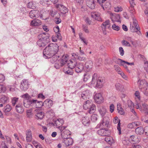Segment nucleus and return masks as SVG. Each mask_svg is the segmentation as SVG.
<instances>
[{"mask_svg":"<svg viewBox=\"0 0 148 148\" xmlns=\"http://www.w3.org/2000/svg\"><path fill=\"white\" fill-rule=\"evenodd\" d=\"M77 64V62L74 60H72L69 61L67 63V66L68 68L70 69V70H68L66 72V73L67 74L72 75L73 73V71L72 69L76 67Z\"/></svg>","mask_w":148,"mask_h":148,"instance_id":"nucleus-1","label":"nucleus"},{"mask_svg":"<svg viewBox=\"0 0 148 148\" xmlns=\"http://www.w3.org/2000/svg\"><path fill=\"white\" fill-rule=\"evenodd\" d=\"M91 83H104L106 82L105 78L104 77H97V74L95 73L93 75L91 81Z\"/></svg>","mask_w":148,"mask_h":148,"instance_id":"nucleus-2","label":"nucleus"},{"mask_svg":"<svg viewBox=\"0 0 148 148\" xmlns=\"http://www.w3.org/2000/svg\"><path fill=\"white\" fill-rule=\"evenodd\" d=\"M50 44L43 50V57L45 59L50 58L52 57Z\"/></svg>","mask_w":148,"mask_h":148,"instance_id":"nucleus-3","label":"nucleus"},{"mask_svg":"<svg viewBox=\"0 0 148 148\" xmlns=\"http://www.w3.org/2000/svg\"><path fill=\"white\" fill-rule=\"evenodd\" d=\"M52 57L56 55L59 50V46L56 43H51L50 44Z\"/></svg>","mask_w":148,"mask_h":148,"instance_id":"nucleus-4","label":"nucleus"},{"mask_svg":"<svg viewBox=\"0 0 148 148\" xmlns=\"http://www.w3.org/2000/svg\"><path fill=\"white\" fill-rule=\"evenodd\" d=\"M55 7L63 14H65L68 12V9L62 4H56Z\"/></svg>","mask_w":148,"mask_h":148,"instance_id":"nucleus-5","label":"nucleus"},{"mask_svg":"<svg viewBox=\"0 0 148 148\" xmlns=\"http://www.w3.org/2000/svg\"><path fill=\"white\" fill-rule=\"evenodd\" d=\"M47 33H43L40 34L38 36L39 40L48 42L49 41V36Z\"/></svg>","mask_w":148,"mask_h":148,"instance_id":"nucleus-6","label":"nucleus"},{"mask_svg":"<svg viewBox=\"0 0 148 148\" xmlns=\"http://www.w3.org/2000/svg\"><path fill=\"white\" fill-rule=\"evenodd\" d=\"M133 23L134 26H133L131 24L130 27V29L131 31L133 32H137L140 29V27H139L138 25L137 24L138 21L135 19L133 18Z\"/></svg>","mask_w":148,"mask_h":148,"instance_id":"nucleus-7","label":"nucleus"},{"mask_svg":"<svg viewBox=\"0 0 148 148\" xmlns=\"http://www.w3.org/2000/svg\"><path fill=\"white\" fill-rule=\"evenodd\" d=\"M144 132H145V133H148V126L145 127L144 129L142 127L140 126L136 128L135 130L136 134L139 135L143 134Z\"/></svg>","mask_w":148,"mask_h":148,"instance_id":"nucleus-8","label":"nucleus"},{"mask_svg":"<svg viewBox=\"0 0 148 148\" xmlns=\"http://www.w3.org/2000/svg\"><path fill=\"white\" fill-rule=\"evenodd\" d=\"M95 100L96 102L100 104L103 101V98L100 93L96 94L94 96Z\"/></svg>","mask_w":148,"mask_h":148,"instance_id":"nucleus-9","label":"nucleus"},{"mask_svg":"<svg viewBox=\"0 0 148 148\" xmlns=\"http://www.w3.org/2000/svg\"><path fill=\"white\" fill-rule=\"evenodd\" d=\"M125 108H129L132 112L135 115H136V113L134 111V108H133L134 107V104L133 102L130 100H128L127 101V104L125 105Z\"/></svg>","mask_w":148,"mask_h":148,"instance_id":"nucleus-10","label":"nucleus"},{"mask_svg":"<svg viewBox=\"0 0 148 148\" xmlns=\"http://www.w3.org/2000/svg\"><path fill=\"white\" fill-rule=\"evenodd\" d=\"M100 13L98 12H93L91 13V16L95 20L99 21L102 22V20L100 17Z\"/></svg>","mask_w":148,"mask_h":148,"instance_id":"nucleus-11","label":"nucleus"},{"mask_svg":"<svg viewBox=\"0 0 148 148\" xmlns=\"http://www.w3.org/2000/svg\"><path fill=\"white\" fill-rule=\"evenodd\" d=\"M97 133L101 136H106L110 135V132L109 130L105 129H101L97 131Z\"/></svg>","mask_w":148,"mask_h":148,"instance_id":"nucleus-12","label":"nucleus"},{"mask_svg":"<svg viewBox=\"0 0 148 148\" xmlns=\"http://www.w3.org/2000/svg\"><path fill=\"white\" fill-rule=\"evenodd\" d=\"M86 3L90 9H95L96 4L94 0H86Z\"/></svg>","mask_w":148,"mask_h":148,"instance_id":"nucleus-13","label":"nucleus"},{"mask_svg":"<svg viewBox=\"0 0 148 148\" xmlns=\"http://www.w3.org/2000/svg\"><path fill=\"white\" fill-rule=\"evenodd\" d=\"M26 140L27 143H29L32 140V135L31 130H27L26 132Z\"/></svg>","mask_w":148,"mask_h":148,"instance_id":"nucleus-14","label":"nucleus"},{"mask_svg":"<svg viewBox=\"0 0 148 148\" xmlns=\"http://www.w3.org/2000/svg\"><path fill=\"white\" fill-rule=\"evenodd\" d=\"M35 100L33 99L24 100L23 105L25 107L28 108L30 105H33V103L35 102Z\"/></svg>","mask_w":148,"mask_h":148,"instance_id":"nucleus-15","label":"nucleus"},{"mask_svg":"<svg viewBox=\"0 0 148 148\" xmlns=\"http://www.w3.org/2000/svg\"><path fill=\"white\" fill-rule=\"evenodd\" d=\"M98 110L100 114L102 117L105 115L107 112L106 108L105 107L102 106H100L98 107Z\"/></svg>","mask_w":148,"mask_h":148,"instance_id":"nucleus-16","label":"nucleus"},{"mask_svg":"<svg viewBox=\"0 0 148 148\" xmlns=\"http://www.w3.org/2000/svg\"><path fill=\"white\" fill-rule=\"evenodd\" d=\"M39 12L38 10H33L30 11L29 13V16L32 18H38L39 16Z\"/></svg>","mask_w":148,"mask_h":148,"instance_id":"nucleus-17","label":"nucleus"},{"mask_svg":"<svg viewBox=\"0 0 148 148\" xmlns=\"http://www.w3.org/2000/svg\"><path fill=\"white\" fill-rule=\"evenodd\" d=\"M91 95L88 90H86L82 92L81 94L82 98L84 100H86L89 98Z\"/></svg>","mask_w":148,"mask_h":148,"instance_id":"nucleus-18","label":"nucleus"},{"mask_svg":"<svg viewBox=\"0 0 148 148\" xmlns=\"http://www.w3.org/2000/svg\"><path fill=\"white\" fill-rule=\"evenodd\" d=\"M84 69V66L83 63H78L75 68V71L77 73L81 72Z\"/></svg>","mask_w":148,"mask_h":148,"instance_id":"nucleus-19","label":"nucleus"},{"mask_svg":"<svg viewBox=\"0 0 148 148\" xmlns=\"http://www.w3.org/2000/svg\"><path fill=\"white\" fill-rule=\"evenodd\" d=\"M65 146L68 147L71 145L73 143V140L71 138H67L62 141Z\"/></svg>","mask_w":148,"mask_h":148,"instance_id":"nucleus-20","label":"nucleus"},{"mask_svg":"<svg viewBox=\"0 0 148 148\" xmlns=\"http://www.w3.org/2000/svg\"><path fill=\"white\" fill-rule=\"evenodd\" d=\"M113 122L115 123H118V124L117 126V129L119 131V134H121V128L120 127V120H119L118 117H116L114 118L113 119Z\"/></svg>","mask_w":148,"mask_h":148,"instance_id":"nucleus-21","label":"nucleus"},{"mask_svg":"<svg viewBox=\"0 0 148 148\" xmlns=\"http://www.w3.org/2000/svg\"><path fill=\"white\" fill-rule=\"evenodd\" d=\"M129 141L131 143L134 144L138 142L139 140L137 136L134 135L131 136L129 138Z\"/></svg>","mask_w":148,"mask_h":148,"instance_id":"nucleus-22","label":"nucleus"},{"mask_svg":"<svg viewBox=\"0 0 148 148\" xmlns=\"http://www.w3.org/2000/svg\"><path fill=\"white\" fill-rule=\"evenodd\" d=\"M44 106L48 108H50L53 104V101L50 99H47L44 102Z\"/></svg>","mask_w":148,"mask_h":148,"instance_id":"nucleus-23","label":"nucleus"},{"mask_svg":"<svg viewBox=\"0 0 148 148\" xmlns=\"http://www.w3.org/2000/svg\"><path fill=\"white\" fill-rule=\"evenodd\" d=\"M41 24V21L38 19H34L32 20L30 23V25L33 26H38Z\"/></svg>","mask_w":148,"mask_h":148,"instance_id":"nucleus-24","label":"nucleus"},{"mask_svg":"<svg viewBox=\"0 0 148 148\" xmlns=\"http://www.w3.org/2000/svg\"><path fill=\"white\" fill-rule=\"evenodd\" d=\"M92 105V101L90 100H88L86 101L83 105L84 109L86 110L91 106Z\"/></svg>","mask_w":148,"mask_h":148,"instance_id":"nucleus-25","label":"nucleus"},{"mask_svg":"<svg viewBox=\"0 0 148 148\" xmlns=\"http://www.w3.org/2000/svg\"><path fill=\"white\" fill-rule=\"evenodd\" d=\"M82 122L84 125L86 126H88L90 122V119L87 116L83 117L82 119Z\"/></svg>","mask_w":148,"mask_h":148,"instance_id":"nucleus-26","label":"nucleus"},{"mask_svg":"<svg viewBox=\"0 0 148 148\" xmlns=\"http://www.w3.org/2000/svg\"><path fill=\"white\" fill-rule=\"evenodd\" d=\"M110 21L109 20L106 21L105 22H103L101 25L102 29H105L106 28H109L110 27Z\"/></svg>","mask_w":148,"mask_h":148,"instance_id":"nucleus-27","label":"nucleus"},{"mask_svg":"<svg viewBox=\"0 0 148 148\" xmlns=\"http://www.w3.org/2000/svg\"><path fill=\"white\" fill-rule=\"evenodd\" d=\"M35 100V102L33 103V105H35L36 107V108H41L43 106H44V102L43 103L41 101H37L36 100Z\"/></svg>","mask_w":148,"mask_h":148,"instance_id":"nucleus-28","label":"nucleus"},{"mask_svg":"<svg viewBox=\"0 0 148 148\" xmlns=\"http://www.w3.org/2000/svg\"><path fill=\"white\" fill-rule=\"evenodd\" d=\"M85 67L87 69V71H88L92 68V61L89 60L85 63Z\"/></svg>","mask_w":148,"mask_h":148,"instance_id":"nucleus-29","label":"nucleus"},{"mask_svg":"<svg viewBox=\"0 0 148 148\" xmlns=\"http://www.w3.org/2000/svg\"><path fill=\"white\" fill-rule=\"evenodd\" d=\"M44 113L42 112L39 111L36 114V118L38 119H41L44 117Z\"/></svg>","mask_w":148,"mask_h":148,"instance_id":"nucleus-30","label":"nucleus"},{"mask_svg":"<svg viewBox=\"0 0 148 148\" xmlns=\"http://www.w3.org/2000/svg\"><path fill=\"white\" fill-rule=\"evenodd\" d=\"M117 110L119 113L121 115H123L125 112L123 109L121 107V105L120 103L117 104Z\"/></svg>","mask_w":148,"mask_h":148,"instance_id":"nucleus-31","label":"nucleus"},{"mask_svg":"<svg viewBox=\"0 0 148 148\" xmlns=\"http://www.w3.org/2000/svg\"><path fill=\"white\" fill-rule=\"evenodd\" d=\"M48 43V42L39 40L37 41V44L39 47H42L45 46Z\"/></svg>","mask_w":148,"mask_h":148,"instance_id":"nucleus-32","label":"nucleus"},{"mask_svg":"<svg viewBox=\"0 0 148 148\" xmlns=\"http://www.w3.org/2000/svg\"><path fill=\"white\" fill-rule=\"evenodd\" d=\"M110 145L113 142L112 137L108 136L104 139Z\"/></svg>","mask_w":148,"mask_h":148,"instance_id":"nucleus-33","label":"nucleus"},{"mask_svg":"<svg viewBox=\"0 0 148 148\" xmlns=\"http://www.w3.org/2000/svg\"><path fill=\"white\" fill-rule=\"evenodd\" d=\"M101 7L103 10H105L107 8H109L111 7L110 3L109 2L107 1L104 5L103 4L101 5Z\"/></svg>","mask_w":148,"mask_h":148,"instance_id":"nucleus-34","label":"nucleus"},{"mask_svg":"<svg viewBox=\"0 0 148 148\" xmlns=\"http://www.w3.org/2000/svg\"><path fill=\"white\" fill-rule=\"evenodd\" d=\"M29 88V84H21L20 88L22 90L25 91Z\"/></svg>","mask_w":148,"mask_h":148,"instance_id":"nucleus-35","label":"nucleus"},{"mask_svg":"<svg viewBox=\"0 0 148 148\" xmlns=\"http://www.w3.org/2000/svg\"><path fill=\"white\" fill-rule=\"evenodd\" d=\"M89 108L88 112L90 113L91 114L94 112L96 110V107L95 105L92 103V105Z\"/></svg>","mask_w":148,"mask_h":148,"instance_id":"nucleus-36","label":"nucleus"},{"mask_svg":"<svg viewBox=\"0 0 148 148\" xmlns=\"http://www.w3.org/2000/svg\"><path fill=\"white\" fill-rule=\"evenodd\" d=\"M68 60V58L67 56L63 55L61 59V63L62 65H64L67 62Z\"/></svg>","mask_w":148,"mask_h":148,"instance_id":"nucleus-37","label":"nucleus"},{"mask_svg":"<svg viewBox=\"0 0 148 148\" xmlns=\"http://www.w3.org/2000/svg\"><path fill=\"white\" fill-rule=\"evenodd\" d=\"M114 67L115 68H116V69L118 71L119 74L121 75L123 78H125V77H126V76L124 74V73L120 71V69L118 66L115 65L114 66Z\"/></svg>","mask_w":148,"mask_h":148,"instance_id":"nucleus-38","label":"nucleus"},{"mask_svg":"<svg viewBox=\"0 0 148 148\" xmlns=\"http://www.w3.org/2000/svg\"><path fill=\"white\" fill-rule=\"evenodd\" d=\"M64 123V121L62 119H58L56 120L55 122V123L56 124L57 126L59 127V126L62 125Z\"/></svg>","mask_w":148,"mask_h":148,"instance_id":"nucleus-39","label":"nucleus"},{"mask_svg":"<svg viewBox=\"0 0 148 148\" xmlns=\"http://www.w3.org/2000/svg\"><path fill=\"white\" fill-rule=\"evenodd\" d=\"M115 86L118 90L122 91L124 90V87L121 84H116Z\"/></svg>","mask_w":148,"mask_h":148,"instance_id":"nucleus-40","label":"nucleus"},{"mask_svg":"<svg viewBox=\"0 0 148 148\" xmlns=\"http://www.w3.org/2000/svg\"><path fill=\"white\" fill-rule=\"evenodd\" d=\"M12 109L11 107L9 105H7L3 108V111L5 112H9Z\"/></svg>","mask_w":148,"mask_h":148,"instance_id":"nucleus-41","label":"nucleus"},{"mask_svg":"<svg viewBox=\"0 0 148 148\" xmlns=\"http://www.w3.org/2000/svg\"><path fill=\"white\" fill-rule=\"evenodd\" d=\"M27 6L28 8L32 9H35L36 8L35 4L33 3V2H29Z\"/></svg>","mask_w":148,"mask_h":148,"instance_id":"nucleus-42","label":"nucleus"},{"mask_svg":"<svg viewBox=\"0 0 148 148\" xmlns=\"http://www.w3.org/2000/svg\"><path fill=\"white\" fill-rule=\"evenodd\" d=\"M82 29L86 33L88 34L89 33V31L88 29V26L86 25H83L82 26Z\"/></svg>","mask_w":148,"mask_h":148,"instance_id":"nucleus-43","label":"nucleus"},{"mask_svg":"<svg viewBox=\"0 0 148 148\" xmlns=\"http://www.w3.org/2000/svg\"><path fill=\"white\" fill-rule=\"evenodd\" d=\"M67 131L65 130L63 132H61V135L62 138H63L64 139H66L68 137V134H67Z\"/></svg>","mask_w":148,"mask_h":148,"instance_id":"nucleus-44","label":"nucleus"},{"mask_svg":"<svg viewBox=\"0 0 148 148\" xmlns=\"http://www.w3.org/2000/svg\"><path fill=\"white\" fill-rule=\"evenodd\" d=\"M148 106L145 103H143L142 106H140V110L145 111L147 110Z\"/></svg>","mask_w":148,"mask_h":148,"instance_id":"nucleus-45","label":"nucleus"},{"mask_svg":"<svg viewBox=\"0 0 148 148\" xmlns=\"http://www.w3.org/2000/svg\"><path fill=\"white\" fill-rule=\"evenodd\" d=\"M59 56H56L55 55L51 57V63H53L56 62L58 59Z\"/></svg>","mask_w":148,"mask_h":148,"instance_id":"nucleus-46","label":"nucleus"},{"mask_svg":"<svg viewBox=\"0 0 148 148\" xmlns=\"http://www.w3.org/2000/svg\"><path fill=\"white\" fill-rule=\"evenodd\" d=\"M135 5H131L129 8V11L132 15L135 13V10L134 9V6Z\"/></svg>","mask_w":148,"mask_h":148,"instance_id":"nucleus-47","label":"nucleus"},{"mask_svg":"<svg viewBox=\"0 0 148 148\" xmlns=\"http://www.w3.org/2000/svg\"><path fill=\"white\" fill-rule=\"evenodd\" d=\"M61 62L60 63L59 62H58L55 63L54 64V67L56 69H59L61 67L63 66V65H62Z\"/></svg>","mask_w":148,"mask_h":148,"instance_id":"nucleus-48","label":"nucleus"},{"mask_svg":"<svg viewBox=\"0 0 148 148\" xmlns=\"http://www.w3.org/2000/svg\"><path fill=\"white\" fill-rule=\"evenodd\" d=\"M8 98L5 96H3L0 99V101L1 103L4 104L7 102Z\"/></svg>","mask_w":148,"mask_h":148,"instance_id":"nucleus-49","label":"nucleus"},{"mask_svg":"<svg viewBox=\"0 0 148 148\" xmlns=\"http://www.w3.org/2000/svg\"><path fill=\"white\" fill-rule=\"evenodd\" d=\"M6 90V88L3 84H0V93L4 92Z\"/></svg>","mask_w":148,"mask_h":148,"instance_id":"nucleus-50","label":"nucleus"},{"mask_svg":"<svg viewBox=\"0 0 148 148\" xmlns=\"http://www.w3.org/2000/svg\"><path fill=\"white\" fill-rule=\"evenodd\" d=\"M18 98L15 97L12 98V103L13 106H14L15 105L16 102L18 101Z\"/></svg>","mask_w":148,"mask_h":148,"instance_id":"nucleus-51","label":"nucleus"},{"mask_svg":"<svg viewBox=\"0 0 148 148\" xmlns=\"http://www.w3.org/2000/svg\"><path fill=\"white\" fill-rule=\"evenodd\" d=\"M97 119V115L94 114L92 115L91 116V120L93 122H95Z\"/></svg>","mask_w":148,"mask_h":148,"instance_id":"nucleus-52","label":"nucleus"},{"mask_svg":"<svg viewBox=\"0 0 148 148\" xmlns=\"http://www.w3.org/2000/svg\"><path fill=\"white\" fill-rule=\"evenodd\" d=\"M84 77L83 81L84 82H86L90 77L89 75L86 74H85Z\"/></svg>","mask_w":148,"mask_h":148,"instance_id":"nucleus-53","label":"nucleus"},{"mask_svg":"<svg viewBox=\"0 0 148 148\" xmlns=\"http://www.w3.org/2000/svg\"><path fill=\"white\" fill-rule=\"evenodd\" d=\"M122 141L123 144L125 145H127L130 144V141L126 140L125 138L123 139Z\"/></svg>","mask_w":148,"mask_h":148,"instance_id":"nucleus-54","label":"nucleus"},{"mask_svg":"<svg viewBox=\"0 0 148 148\" xmlns=\"http://www.w3.org/2000/svg\"><path fill=\"white\" fill-rule=\"evenodd\" d=\"M27 115L28 117L31 118L32 116V111L30 110H29L27 111Z\"/></svg>","mask_w":148,"mask_h":148,"instance_id":"nucleus-55","label":"nucleus"},{"mask_svg":"<svg viewBox=\"0 0 148 148\" xmlns=\"http://www.w3.org/2000/svg\"><path fill=\"white\" fill-rule=\"evenodd\" d=\"M118 60L120 61V62L121 63H124L127 64L129 65H132L134 64V63L133 62L130 63L128 62H127L126 61L123 60L121 59H119Z\"/></svg>","mask_w":148,"mask_h":148,"instance_id":"nucleus-56","label":"nucleus"},{"mask_svg":"<svg viewBox=\"0 0 148 148\" xmlns=\"http://www.w3.org/2000/svg\"><path fill=\"white\" fill-rule=\"evenodd\" d=\"M17 112L20 113H21L23 112L24 110L22 107H18V108H16Z\"/></svg>","mask_w":148,"mask_h":148,"instance_id":"nucleus-57","label":"nucleus"},{"mask_svg":"<svg viewBox=\"0 0 148 148\" xmlns=\"http://www.w3.org/2000/svg\"><path fill=\"white\" fill-rule=\"evenodd\" d=\"M21 97L25 99L24 100H29V96L27 93L21 96Z\"/></svg>","mask_w":148,"mask_h":148,"instance_id":"nucleus-58","label":"nucleus"},{"mask_svg":"<svg viewBox=\"0 0 148 148\" xmlns=\"http://www.w3.org/2000/svg\"><path fill=\"white\" fill-rule=\"evenodd\" d=\"M112 27L113 29L117 31H119L120 29V27L119 26L115 24L113 25Z\"/></svg>","mask_w":148,"mask_h":148,"instance_id":"nucleus-59","label":"nucleus"},{"mask_svg":"<svg viewBox=\"0 0 148 148\" xmlns=\"http://www.w3.org/2000/svg\"><path fill=\"white\" fill-rule=\"evenodd\" d=\"M120 54L121 56H123L124 55V52L123 48L120 47L119 48Z\"/></svg>","mask_w":148,"mask_h":148,"instance_id":"nucleus-60","label":"nucleus"},{"mask_svg":"<svg viewBox=\"0 0 148 148\" xmlns=\"http://www.w3.org/2000/svg\"><path fill=\"white\" fill-rule=\"evenodd\" d=\"M5 79V77L4 75L1 74H0V83L2 82Z\"/></svg>","mask_w":148,"mask_h":148,"instance_id":"nucleus-61","label":"nucleus"},{"mask_svg":"<svg viewBox=\"0 0 148 148\" xmlns=\"http://www.w3.org/2000/svg\"><path fill=\"white\" fill-rule=\"evenodd\" d=\"M57 38L60 40H62V37L61 34L59 32L56 33V35Z\"/></svg>","mask_w":148,"mask_h":148,"instance_id":"nucleus-62","label":"nucleus"},{"mask_svg":"<svg viewBox=\"0 0 148 148\" xmlns=\"http://www.w3.org/2000/svg\"><path fill=\"white\" fill-rule=\"evenodd\" d=\"M123 44L125 46H130V44L129 42L126 41L125 40H123L122 42Z\"/></svg>","mask_w":148,"mask_h":148,"instance_id":"nucleus-63","label":"nucleus"},{"mask_svg":"<svg viewBox=\"0 0 148 148\" xmlns=\"http://www.w3.org/2000/svg\"><path fill=\"white\" fill-rule=\"evenodd\" d=\"M135 126V123L134 122H132L129 123L127 125V127L130 128H132L134 127Z\"/></svg>","mask_w":148,"mask_h":148,"instance_id":"nucleus-64","label":"nucleus"}]
</instances>
